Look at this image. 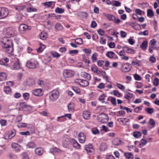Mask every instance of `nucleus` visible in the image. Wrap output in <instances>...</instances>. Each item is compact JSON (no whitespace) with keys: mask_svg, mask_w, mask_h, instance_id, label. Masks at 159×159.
I'll list each match as a JSON object with an SVG mask.
<instances>
[{"mask_svg":"<svg viewBox=\"0 0 159 159\" xmlns=\"http://www.w3.org/2000/svg\"><path fill=\"white\" fill-rule=\"evenodd\" d=\"M27 11L29 12H35L37 11V9L34 7H30L27 8Z\"/></svg>","mask_w":159,"mask_h":159,"instance_id":"36","label":"nucleus"},{"mask_svg":"<svg viewBox=\"0 0 159 159\" xmlns=\"http://www.w3.org/2000/svg\"><path fill=\"white\" fill-rule=\"evenodd\" d=\"M55 28L57 30H61L63 29V27L62 25L59 23H57L55 25Z\"/></svg>","mask_w":159,"mask_h":159,"instance_id":"34","label":"nucleus"},{"mask_svg":"<svg viewBox=\"0 0 159 159\" xmlns=\"http://www.w3.org/2000/svg\"><path fill=\"white\" fill-rule=\"evenodd\" d=\"M3 49L8 53H11L13 51V45L12 40L7 37H5L1 39Z\"/></svg>","mask_w":159,"mask_h":159,"instance_id":"1","label":"nucleus"},{"mask_svg":"<svg viewBox=\"0 0 159 159\" xmlns=\"http://www.w3.org/2000/svg\"><path fill=\"white\" fill-rule=\"evenodd\" d=\"M72 89L77 93H80V89L77 87H73Z\"/></svg>","mask_w":159,"mask_h":159,"instance_id":"49","label":"nucleus"},{"mask_svg":"<svg viewBox=\"0 0 159 159\" xmlns=\"http://www.w3.org/2000/svg\"><path fill=\"white\" fill-rule=\"evenodd\" d=\"M35 152L36 154L39 155H41L43 152V150L40 148H38L35 149Z\"/></svg>","mask_w":159,"mask_h":159,"instance_id":"23","label":"nucleus"},{"mask_svg":"<svg viewBox=\"0 0 159 159\" xmlns=\"http://www.w3.org/2000/svg\"><path fill=\"white\" fill-rule=\"evenodd\" d=\"M91 71L97 74H99L101 73L100 70H98L94 66H92L91 67Z\"/></svg>","mask_w":159,"mask_h":159,"instance_id":"41","label":"nucleus"},{"mask_svg":"<svg viewBox=\"0 0 159 159\" xmlns=\"http://www.w3.org/2000/svg\"><path fill=\"white\" fill-rule=\"evenodd\" d=\"M106 17L109 20L113 21L116 19L115 16L111 14H107L106 15Z\"/></svg>","mask_w":159,"mask_h":159,"instance_id":"32","label":"nucleus"},{"mask_svg":"<svg viewBox=\"0 0 159 159\" xmlns=\"http://www.w3.org/2000/svg\"><path fill=\"white\" fill-rule=\"evenodd\" d=\"M23 96L24 99L27 100L29 98V94L28 93H25L23 94Z\"/></svg>","mask_w":159,"mask_h":159,"instance_id":"52","label":"nucleus"},{"mask_svg":"<svg viewBox=\"0 0 159 159\" xmlns=\"http://www.w3.org/2000/svg\"><path fill=\"white\" fill-rule=\"evenodd\" d=\"M71 142L72 143L73 146L74 147L79 149L80 148V145L78 142L74 139L71 140Z\"/></svg>","mask_w":159,"mask_h":159,"instance_id":"22","label":"nucleus"},{"mask_svg":"<svg viewBox=\"0 0 159 159\" xmlns=\"http://www.w3.org/2000/svg\"><path fill=\"white\" fill-rule=\"evenodd\" d=\"M16 134V130L15 129H13L11 131V132L10 134L7 135L8 137H7V135H6L5 136V139H11L12 138L14 137Z\"/></svg>","mask_w":159,"mask_h":159,"instance_id":"21","label":"nucleus"},{"mask_svg":"<svg viewBox=\"0 0 159 159\" xmlns=\"http://www.w3.org/2000/svg\"><path fill=\"white\" fill-rule=\"evenodd\" d=\"M142 107H137L134 109V111L136 113H139V111L142 110Z\"/></svg>","mask_w":159,"mask_h":159,"instance_id":"63","label":"nucleus"},{"mask_svg":"<svg viewBox=\"0 0 159 159\" xmlns=\"http://www.w3.org/2000/svg\"><path fill=\"white\" fill-rule=\"evenodd\" d=\"M38 64L37 61L34 58H31L28 61L26 65L30 69H35Z\"/></svg>","mask_w":159,"mask_h":159,"instance_id":"2","label":"nucleus"},{"mask_svg":"<svg viewBox=\"0 0 159 159\" xmlns=\"http://www.w3.org/2000/svg\"><path fill=\"white\" fill-rule=\"evenodd\" d=\"M69 141V139H68L66 138H64L62 142L63 146L65 148L67 147Z\"/></svg>","mask_w":159,"mask_h":159,"instance_id":"30","label":"nucleus"},{"mask_svg":"<svg viewBox=\"0 0 159 159\" xmlns=\"http://www.w3.org/2000/svg\"><path fill=\"white\" fill-rule=\"evenodd\" d=\"M133 94L132 93H128L125 95L124 98L129 100L131 98H132L133 97Z\"/></svg>","mask_w":159,"mask_h":159,"instance_id":"37","label":"nucleus"},{"mask_svg":"<svg viewBox=\"0 0 159 159\" xmlns=\"http://www.w3.org/2000/svg\"><path fill=\"white\" fill-rule=\"evenodd\" d=\"M107 148V144L105 143H101L100 146V149L101 151H104Z\"/></svg>","mask_w":159,"mask_h":159,"instance_id":"29","label":"nucleus"},{"mask_svg":"<svg viewBox=\"0 0 159 159\" xmlns=\"http://www.w3.org/2000/svg\"><path fill=\"white\" fill-rule=\"evenodd\" d=\"M22 159H29V156L26 152H23L22 154Z\"/></svg>","mask_w":159,"mask_h":159,"instance_id":"55","label":"nucleus"},{"mask_svg":"<svg viewBox=\"0 0 159 159\" xmlns=\"http://www.w3.org/2000/svg\"><path fill=\"white\" fill-rule=\"evenodd\" d=\"M25 5L19 6H17L16 9L18 10V11H21L24 10L25 8Z\"/></svg>","mask_w":159,"mask_h":159,"instance_id":"48","label":"nucleus"},{"mask_svg":"<svg viewBox=\"0 0 159 159\" xmlns=\"http://www.w3.org/2000/svg\"><path fill=\"white\" fill-rule=\"evenodd\" d=\"M92 131L93 133L94 134H97L99 133L98 129L96 128H94L92 129Z\"/></svg>","mask_w":159,"mask_h":159,"instance_id":"53","label":"nucleus"},{"mask_svg":"<svg viewBox=\"0 0 159 159\" xmlns=\"http://www.w3.org/2000/svg\"><path fill=\"white\" fill-rule=\"evenodd\" d=\"M31 29L30 26H28L24 24H21L19 27V30L21 33H24L25 31H29Z\"/></svg>","mask_w":159,"mask_h":159,"instance_id":"6","label":"nucleus"},{"mask_svg":"<svg viewBox=\"0 0 159 159\" xmlns=\"http://www.w3.org/2000/svg\"><path fill=\"white\" fill-rule=\"evenodd\" d=\"M97 54L96 53L93 54L91 57V58L93 62H94L97 61Z\"/></svg>","mask_w":159,"mask_h":159,"instance_id":"39","label":"nucleus"},{"mask_svg":"<svg viewBox=\"0 0 159 159\" xmlns=\"http://www.w3.org/2000/svg\"><path fill=\"white\" fill-rule=\"evenodd\" d=\"M79 139L80 142L81 143H84L85 140V136L84 134L82 132L79 133L78 135Z\"/></svg>","mask_w":159,"mask_h":159,"instance_id":"16","label":"nucleus"},{"mask_svg":"<svg viewBox=\"0 0 159 159\" xmlns=\"http://www.w3.org/2000/svg\"><path fill=\"white\" fill-rule=\"evenodd\" d=\"M55 11L57 13H62L64 11L63 9L59 7H57Z\"/></svg>","mask_w":159,"mask_h":159,"instance_id":"42","label":"nucleus"},{"mask_svg":"<svg viewBox=\"0 0 159 159\" xmlns=\"http://www.w3.org/2000/svg\"><path fill=\"white\" fill-rule=\"evenodd\" d=\"M13 68L16 70L19 69L21 68V64L19 62L18 59H16L13 65Z\"/></svg>","mask_w":159,"mask_h":159,"instance_id":"15","label":"nucleus"},{"mask_svg":"<svg viewBox=\"0 0 159 159\" xmlns=\"http://www.w3.org/2000/svg\"><path fill=\"white\" fill-rule=\"evenodd\" d=\"M78 53V51L77 50H70L69 52V53L70 54H77Z\"/></svg>","mask_w":159,"mask_h":159,"instance_id":"60","label":"nucleus"},{"mask_svg":"<svg viewBox=\"0 0 159 159\" xmlns=\"http://www.w3.org/2000/svg\"><path fill=\"white\" fill-rule=\"evenodd\" d=\"M157 41L155 39H153L151 40L149 43V45H151L154 46L156 45V43Z\"/></svg>","mask_w":159,"mask_h":159,"instance_id":"54","label":"nucleus"},{"mask_svg":"<svg viewBox=\"0 0 159 159\" xmlns=\"http://www.w3.org/2000/svg\"><path fill=\"white\" fill-rule=\"evenodd\" d=\"M26 84L29 86H31L35 84V80L33 78H29L27 79L26 81Z\"/></svg>","mask_w":159,"mask_h":159,"instance_id":"18","label":"nucleus"},{"mask_svg":"<svg viewBox=\"0 0 159 159\" xmlns=\"http://www.w3.org/2000/svg\"><path fill=\"white\" fill-rule=\"evenodd\" d=\"M90 113L87 111H84L83 116L84 118L86 120H89L90 118Z\"/></svg>","mask_w":159,"mask_h":159,"instance_id":"19","label":"nucleus"},{"mask_svg":"<svg viewBox=\"0 0 159 159\" xmlns=\"http://www.w3.org/2000/svg\"><path fill=\"white\" fill-rule=\"evenodd\" d=\"M134 79L137 80H139L141 79V77L139 75L137 74H135L134 75Z\"/></svg>","mask_w":159,"mask_h":159,"instance_id":"61","label":"nucleus"},{"mask_svg":"<svg viewBox=\"0 0 159 159\" xmlns=\"http://www.w3.org/2000/svg\"><path fill=\"white\" fill-rule=\"evenodd\" d=\"M75 72L74 71L67 69L63 70V75L65 78H70L73 77L75 75Z\"/></svg>","mask_w":159,"mask_h":159,"instance_id":"5","label":"nucleus"},{"mask_svg":"<svg viewBox=\"0 0 159 159\" xmlns=\"http://www.w3.org/2000/svg\"><path fill=\"white\" fill-rule=\"evenodd\" d=\"M51 54L54 57H56V58H59L60 56V55L59 53L54 52H52Z\"/></svg>","mask_w":159,"mask_h":159,"instance_id":"47","label":"nucleus"},{"mask_svg":"<svg viewBox=\"0 0 159 159\" xmlns=\"http://www.w3.org/2000/svg\"><path fill=\"white\" fill-rule=\"evenodd\" d=\"M77 16L82 19H84L88 17V14L85 12L80 11L77 13Z\"/></svg>","mask_w":159,"mask_h":159,"instance_id":"13","label":"nucleus"},{"mask_svg":"<svg viewBox=\"0 0 159 159\" xmlns=\"http://www.w3.org/2000/svg\"><path fill=\"white\" fill-rule=\"evenodd\" d=\"M131 69L130 67V64L128 63H126L123 64L121 66V70L122 71L125 72H129Z\"/></svg>","mask_w":159,"mask_h":159,"instance_id":"11","label":"nucleus"},{"mask_svg":"<svg viewBox=\"0 0 159 159\" xmlns=\"http://www.w3.org/2000/svg\"><path fill=\"white\" fill-rule=\"evenodd\" d=\"M27 146L30 148H34L35 147V144L33 142H30L27 144Z\"/></svg>","mask_w":159,"mask_h":159,"instance_id":"38","label":"nucleus"},{"mask_svg":"<svg viewBox=\"0 0 159 159\" xmlns=\"http://www.w3.org/2000/svg\"><path fill=\"white\" fill-rule=\"evenodd\" d=\"M125 156L128 159H133L134 156L131 152H126L125 153Z\"/></svg>","mask_w":159,"mask_h":159,"instance_id":"31","label":"nucleus"},{"mask_svg":"<svg viewBox=\"0 0 159 159\" xmlns=\"http://www.w3.org/2000/svg\"><path fill=\"white\" fill-rule=\"evenodd\" d=\"M97 118L98 121L103 124L107 123L109 120V117L108 116L104 113H99L98 115Z\"/></svg>","mask_w":159,"mask_h":159,"instance_id":"3","label":"nucleus"},{"mask_svg":"<svg viewBox=\"0 0 159 159\" xmlns=\"http://www.w3.org/2000/svg\"><path fill=\"white\" fill-rule=\"evenodd\" d=\"M123 50L127 53L134 54L135 52L134 50L127 46H124L123 47Z\"/></svg>","mask_w":159,"mask_h":159,"instance_id":"17","label":"nucleus"},{"mask_svg":"<svg viewBox=\"0 0 159 159\" xmlns=\"http://www.w3.org/2000/svg\"><path fill=\"white\" fill-rule=\"evenodd\" d=\"M7 75L4 72L0 73V81L5 80L7 78Z\"/></svg>","mask_w":159,"mask_h":159,"instance_id":"24","label":"nucleus"},{"mask_svg":"<svg viewBox=\"0 0 159 159\" xmlns=\"http://www.w3.org/2000/svg\"><path fill=\"white\" fill-rule=\"evenodd\" d=\"M23 16L21 13H17L15 17L16 21H20L22 20Z\"/></svg>","mask_w":159,"mask_h":159,"instance_id":"27","label":"nucleus"},{"mask_svg":"<svg viewBox=\"0 0 159 159\" xmlns=\"http://www.w3.org/2000/svg\"><path fill=\"white\" fill-rule=\"evenodd\" d=\"M148 41L146 40L144 41L140 46V48L143 50H145L148 47Z\"/></svg>","mask_w":159,"mask_h":159,"instance_id":"25","label":"nucleus"},{"mask_svg":"<svg viewBox=\"0 0 159 159\" xmlns=\"http://www.w3.org/2000/svg\"><path fill=\"white\" fill-rule=\"evenodd\" d=\"M8 14V11L7 8L0 7V19L6 18Z\"/></svg>","mask_w":159,"mask_h":159,"instance_id":"4","label":"nucleus"},{"mask_svg":"<svg viewBox=\"0 0 159 159\" xmlns=\"http://www.w3.org/2000/svg\"><path fill=\"white\" fill-rule=\"evenodd\" d=\"M114 3L113 4L111 3V4L113 6H115L116 7H119L121 5V3L117 1H114Z\"/></svg>","mask_w":159,"mask_h":159,"instance_id":"50","label":"nucleus"},{"mask_svg":"<svg viewBox=\"0 0 159 159\" xmlns=\"http://www.w3.org/2000/svg\"><path fill=\"white\" fill-rule=\"evenodd\" d=\"M106 97V95L104 94H103L99 96L98 100L100 101H101L102 103L104 102H105L103 101L105 99V98Z\"/></svg>","mask_w":159,"mask_h":159,"instance_id":"43","label":"nucleus"},{"mask_svg":"<svg viewBox=\"0 0 159 159\" xmlns=\"http://www.w3.org/2000/svg\"><path fill=\"white\" fill-rule=\"evenodd\" d=\"M154 15V13L153 11L151 9L147 10V16L150 17H152Z\"/></svg>","mask_w":159,"mask_h":159,"instance_id":"40","label":"nucleus"},{"mask_svg":"<svg viewBox=\"0 0 159 159\" xmlns=\"http://www.w3.org/2000/svg\"><path fill=\"white\" fill-rule=\"evenodd\" d=\"M149 60L152 63H154L156 61V58L155 57L152 56L149 58Z\"/></svg>","mask_w":159,"mask_h":159,"instance_id":"62","label":"nucleus"},{"mask_svg":"<svg viewBox=\"0 0 159 159\" xmlns=\"http://www.w3.org/2000/svg\"><path fill=\"white\" fill-rule=\"evenodd\" d=\"M114 94L118 97H119L121 95V94L118 91L116 90H114L113 91Z\"/></svg>","mask_w":159,"mask_h":159,"instance_id":"59","label":"nucleus"},{"mask_svg":"<svg viewBox=\"0 0 159 159\" xmlns=\"http://www.w3.org/2000/svg\"><path fill=\"white\" fill-rule=\"evenodd\" d=\"M141 135V133L140 132H135L133 133V136L136 138H138Z\"/></svg>","mask_w":159,"mask_h":159,"instance_id":"45","label":"nucleus"},{"mask_svg":"<svg viewBox=\"0 0 159 159\" xmlns=\"http://www.w3.org/2000/svg\"><path fill=\"white\" fill-rule=\"evenodd\" d=\"M7 36L10 38L11 37H14L16 35V31L15 30L11 28H9L7 30Z\"/></svg>","mask_w":159,"mask_h":159,"instance_id":"9","label":"nucleus"},{"mask_svg":"<svg viewBox=\"0 0 159 159\" xmlns=\"http://www.w3.org/2000/svg\"><path fill=\"white\" fill-rule=\"evenodd\" d=\"M84 150L86 151L87 153L89 155H91L93 153L94 150L93 145L89 144L85 145L84 147Z\"/></svg>","mask_w":159,"mask_h":159,"instance_id":"7","label":"nucleus"},{"mask_svg":"<svg viewBox=\"0 0 159 159\" xmlns=\"http://www.w3.org/2000/svg\"><path fill=\"white\" fill-rule=\"evenodd\" d=\"M75 82L83 87L87 86L89 84V82L88 81L81 79H76L75 80Z\"/></svg>","mask_w":159,"mask_h":159,"instance_id":"10","label":"nucleus"},{"mask_svg":"<svg viewBox=\"0 0 159 159\" xmlns=\"http://www.w3.org/2000/svg\"><path fill=\"white\" fill-rule=\"evenodd\" d=\"M39 37L42 40H45L47 37V33L44 31L41 32L39 34Z\"/></svg>","mask_w":159,"mask_h":159,"instance_id":"28","label":"nucleus"},{"mask_svg":"<svg viewBox=\"0 0 159 159\" xmlns=\"http://www.w3.org/2000/svg\"><path fill=\"white\" fill-rule=\"evenodd\" d=\"M148 124H149L151 125H152L153 127L155 126V122L154 120L150 118L148 121Z\"/></svg>","mask_w":159,"mask_h":159,"instance_id":"44","label":"nucleus"},{"mask_svg":"<svg viewBox=\"0 0 159 159\" xmlns=\"http://www.w3.org/2000/svg\"><path fill=\"white\" fill-rule=\"evenodd\" d=\"M75 43L78 44H82L83 43L82 39L81 38H77L75 40Z\"/></svg>","mask_w":159,"mask_h":159,"instance_id":"35","label":"nucleus"},{"mask_svg":"<svg viewBox=\"0 0 159 159\" xmlns=\"http://www.w3.org/2000/svg\"><path fill=\"white\" fill-rule=\"evenodd\" d=\"M115 53L112 51H110L107 52L106 54V55L108 57L112 58L114 57Z\"/></svg>","mask_w":159,"mask_h":159,"instance_id":"33","label":"nucleus"},{"mask_svg":"<svg viewBox=\"0 0 159 159\" xmlns=\"http://www.w3.org/2000/svg\"><path fill=\"white\" fill-rule=\"evenodd\" d=\"M66 117L69 119L71 118V115L70 114H66L63 116L58 117H57V121L61 122L66 120Z\"/></svg>","mask_w":159,"mask_h":159,"instance_id":"14","label":"nucleus"},{"mask_svg":"<svg viewBox=\"0 0 159 159\" xmlns=\"http://www.w3.org/2000/svg\"><path fill=\"white\" fill-rule=\"evenodd\" d=\"M113 144L115 146H117L121 143V140L119 139H116L112 141Z\"/></svg>","mask_w":159,"mask_h":159,"instance_id":"26","label":"nucleus"},{"mask_svg":"<svg viewBox=\"0 0 159 159\" xmlns=\"http://www.w3.org/2000/svg\"><path fill=\"white\" fill-rule=\"evenodd\" d=\"M159 80L157 78H155L154 80V81H153V84L154 85H155L156 86H158L159 84Z\"/></svg>","mask_w":159,"mask_h":159,"instance_id":"58","label":"nucleus"},{"mask_svg":"<svg viewBox=\"0 0 159 159\" xmlns=\"http://www.w3.org/2000/svg\"><path fill=\"white\" fill-rule=\"evenodd\" d=\"M141 26L140 25L136 23L134 25L133 28L135 30H139L140 29Z\"/></svg>","mask_w":159,"mask_h":159,"instance_id":"57","label":"nucleus"},{"mask_svg":"<svg viewBox=\"0 0 159 159\" xmlns=\"http://www.w3.org/2000/svg\"><path fill=\"white\" fill-rule=\"evenodd\" d=\"M104 62L105 61H104L102 60H100L98 61L97 64L98 66L101 67L103 66Z\"/></svg>","mask_w":159,"mask_h":159,"instance_id":"64","label":"nucleus"},{"mask_svg":"<svg viewBox=\"0 0 159 159\" xmlns=\"http://www.w3.org/2000/svg\"><path fill=\"white\" fill-rule=\"evenodd\" d=\"M59 93L58 91L56 90L52 91L50 94V100L54 101L57 100L58 98Z\"/></svg>","mask_w":159,"mask_h":159,"instance_id":"8","label":"nucleus"},{"mask_svg":"<svg viewBox=\"0 0 159 159\" xmlns=\"http://www.w3.org/2000/svg\"><path fill=\"white\" fill-rule=\"evenodd\" d=\"M32 93L34 95L37 96H41L43 94L42 90L40 89L34 90Z\"/></svg>","mask_w":159,"mask_h":159,"instance_id":"12","label":"nucleus"},{"mask_svg":"<svg viewBox=\"0 0 159 159\" xmlns=\"http://www.w3.org/2000/svg\"><path fill=\"white\" fill-rule=\"evenodd\" d=\"M146 111L149 114H151L154 112L153 109L150 107L148 108Z\"/></svg>","mask_w":159,"mask_h":159,"instance_id":"56","label":"nucleus"},{"mask_svg":"<svg viewBox=\"0 0 159 159\" xmlns=\"http://www.w3.org/2000/svg\"><path fill=\"white\" fill-rule=\"evenodd\" d=\"M116 85L117 87L121 90H124L125 89V87L124 86L120 84L117 83Z\"/></svg>","mask_w":159,"mask_h":159,"instance_id":"51","label":"nucleus"},{"mask_svg":"<svg viewBox=\"0 0 159 159\" xmlns=\"http://www.w3.org/2000/svg\"><path fill=\"white\" fill-rule=\"evenodd\" d=\"M81 75L82 77L88 80H90L91 79V75L85 72H82L81 74Z\"/></svg>","mask_w":159,"mask_h":159,"instance_id":"20","label":"nucleus"},{"mask_svg":"<svg viewBox=\"0 0 159 159\" xmlns=\"http://www.w3.org/2000/svg\"><path fill=\"white\" fill-rule=\"evenodd\" d=\"M4 91L7 94H8L11 92V89L9 87H5L4 88Z\"/></svg>","mask_w":159,"mask_h":159,"instance_id":"46","label":"nucleus"}]
</instances>
